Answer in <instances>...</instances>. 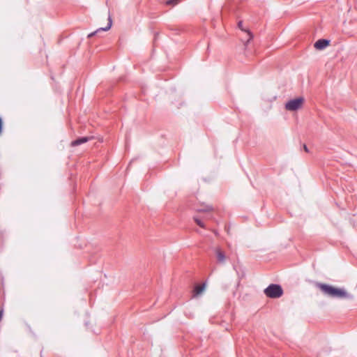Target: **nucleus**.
Segmentation results:
<instances>
[{
    "label": "nucleus",
    "instance_id": "f257e3e1",
    "mask_svg": "<svg viewBox=\"0 0 357 357\" xmlns=\"http://www.w3.org/2000/svg\"><path fill=\"white\" fill-rule=\"evenodd\" d=\"M318 287L326 295L337 298H351L352 296L344 289L326 284H318Z\"/></svg>",
    "mask_w": 357,
    "mask_h": 357
},
{
    "label": "nucleus",
    "instance_id": "f03ea898",
    "mask_svg": "<svg viewBox=\"0 0 357 357\" xmlns=\"http://www.w3.org/2000/svg\"><path fill=\"white\" fill-rule=\"evenodd\" d=\"M265 294L270 298H279L282 295V289L278 284H271L264 290Z\"/></svg>",
    "mask_w": 357,
    "mask_h": 357
},
{
    "label": "nucleus",
    "instance_id": "7ed1b4c3",
    "mask_svg": "<svg viewBox=\"0 0 357 357\" xmlns=\"http://www.w3.org/2000/svg\"><path fill=\"white\" fill-rule=\"evenodd\" d=\"M304 99L301 97L290 100L285 104V109L289 111H296L301 107Z\"/></svg>",
    "mask_w": 357,
    "mask_h": 357
},
{
    "label": "nucleus",
    "instance_id": "20e7f679",
    "mask_svg": "<svg viewBox=\"0 0 357 357\" xmlns=\"http://www.w3.org/2000/svg\"><path fill=\"white\" fill-rule=\"evenodd\" d=\"M214 251L215 253V256H216L218 262L220 263V264H224L227 259V257L225 251L222 250V249L220 247H216L214 249Z\"/></svg>",
    "mask_w": 357,
    "mask_h": 357
},
{
    "label": "nucleus",
    "instance_id": "39448f33",
    "mask_svg": "<svg viewBox=\"0 0 357 357\" xmlns=\"http://www.w3.org/2000/svg\"><path fill=\"white\" fill-rule=\"evenodd\" d=\"M112 17L110 15H109L108 17V23H107V26L105 27H102V28H99L96 31L89 33L88 35V38H91L93 37V36H95L97 33L100 32V31H108L111 26H112Z\"/></svg>",
    "mask_w": 357,
    "mask_h": 357
},
{
    "label": "nucleus",
    "instance_id": "423d86ee",
    "mask_svg": "<svg viewBox=\"0 0 357 357\" xmlns=\"http://www.w3.org/2000/svg\"><path fill=\"white\" fill-rule=\"evenodd\" d=\"M330 44V40L327 39H319L317 41L315 42L314 44V47L317 50H323L326 48L327 46H328Z\"/></svg>",
    "mask_w": 357,
    "mask_h": 357
},
{
    "label": "nucleus",
    "instance_id": "0eeeda50",
    "mask_svg": "<svg viewBox=\"0 0 357 357\" xmlns=\"http://www.w3.org/2000/svg\"><path fill=\"white\" fill-rule=\"evenodd\" d=\"M90 139H91V137H79L77 139H75L71 142V146H79L82 144L87 142L88 141L90 140Z\"/></svg>",
    "mask_w": 357,
    "mask_h": 357
},
{
    "label": "nucleus",
    "instance_id": "6e6552de",
    "mask_svg": "<svg viewBox=\"0 0 357 357\" xmlns=\"http://www.w3.org/2000/svg\"><path fill=\"white\" fill-rule=\"evenodd\" d=\"M206 289L205 284H203L202 285H197L193 291V296H197L200 294H202Z\"/></svg>",
    "mask_w": 357,
    "mask_h": 357
},
{
    "label": "nucleus",
    "instance_id": "1a4fd4ad",
    "mask_svg": "<svg viewBox=\"0 0 357 357\" xmlns=\"http://www.w3.org/2000/svg\"><path fill=\"white\" fill-rule=\"evenodd\" d=\"M181 0H167L165 3L168 6H176L180 2Z\"/></svg>",
    "mask_w": 357,
    "mask_h": 357
},
{
    "label": "nucleus",
    "instance_id": "9d476101",
    "mask_svg": "<svg viewBox=\"0 0 357 357\" xmlns=\"http://www.w3.org/2000/svg\"><path fill=\"white\" fill-rule=\"evenodd\" d=\"M194 220L199 227H203V228L205 227L204 224L197 217L194 218Z\"/></svg>",
    "mask_w": 357,
    "mask_h": 357
},
{
    "label": "nucleus",
    "instance_id": "9b49d317",
    "mask_svg": "<svg viewBox=\"0 0 357 357\" xmlns=\"http://www.w3.org/2000/svg\"><path fill=\"white\" fill-rule=\"evenodd\" d=\"M238 28H239V29H241L242 31H247L245 29H244L243 28V22H242V21H239V22H238Z\"/></svg>",
    "mask_w": 357,
    "mask_h": 357
},
{
    "label": "nucleus",
    "instance_id": "f8f14e48",
    "mask_svg": "<svg viewBox=\"0 0 357 357\" xmlns=\"http://www.w3.org/2000/svg\"><path fill=\"white\" fill-rule=\"evenodd\" d=\"M247 32H248V36H249V38L248 39V42H249V41H250V40H251V39H252V33H251L250 31H247Z\"/></svg>",
    "mask_w": 357,
    "mask_h": 357
},
{
    "label": "nucleus",
    "instance_id": "ddd939ff",
    "mask_svg": "<svg viewBox=\"0 0 357 357\" xmlns=\"http://www.w3.org/2000/svg\"><path fill=\"white\" fill-rule=\"evenodd\" d=\"M303 149H304V151L305 152H308L309 151L308 148H307V146L305 144L303 145Z\"/></svg>",
    "mask_w": 357,
    "mask_h": 357
},
{
    "label": "nucleus",
    "instance_id": "4468645a",
    "mask_svg": "<svg viewBox=\"0 0 357 357\" xmlns=\"http://www.w3.org/2000/svg\"><path fill=\"white\" fill-rule=\"evenodd\" d=\"M211 209V208H208L206 211H210Z\"/></svg>",
    "mask_w": 357,
    "mask_h": 357
}]
</instances>
